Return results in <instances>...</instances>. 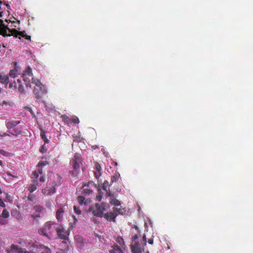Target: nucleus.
I'll list each match as a JSON object with an SVG mask.
<instances>
[{"label":"nucleus","mask_w":253,"mask_h":253,"mask_svg":"<svg viewBox=\"0 0 253 253\" xmlns=\"http://www.w3.org/2000/svg\"><path fill=\"white\" fill-rule=\"evenodd\" d=\"M34 93L36 95V97L37 98H40V96H39V89L38 88H35L34 89Z\"/></svg>","instance_id":"obj_25"},{"label":"nucleus","mask_w":253,"mask_h":253,"mask_svg":"<svg viewBox=\"0 0 253 253\" xmlns=\"http://www.w3.org/2000/svg\"><path fill=\"white\" fill-rule=\"evenodd\" d=\"M32 175H33L32 178H35L36 179L38 178V177L39 176L38 173L36 171L33 172Z\"/></svg>","instance_id":"obj_32"},{"label":"nucleus","mask_w":253,"mask_h":253,"mask_svg":"<svg viewBox=\"0 0 253 253\" xmlns=\"http://www.w3.org/2000/svg\"><path fill=\"white\" fill-rule=\"evenodd\" d=\"M40 151L42 152V153H44L45 152V150H44V145H43L41 148V149L40 150Z\"/></svg>","instance_id":"obj_41"},{"label":"nucleus","mask_w":253,"mask_h":253,"mask_svg":"<svg viewBox=\"0 0 253 253\" xmlns=\"http://www.w3.org/2000/svg\"><path fill=\"white\" fill-rule=\"evenodd\" d=\"M20 121H11L8 122L6 124V127L8 129H11L19 124L20 123Z\"/></svg>","instance_id":"obj_11"},{"label":"nucleus","mask_w":253,"mask_h":253,"mask_svg":"<svg viewBox=\"0 0 253 253\" xmlns=\"http://www.w3.org/2000/svg\"><path fill=\"white\" fill-rule=\"evenodd\" d=\"M2 3V2L0 0V4Z\"/></svg>","instance_id":"obj_60"},{"label":"nucleus","mask_w":253,"mask_h":253,"mask_svg":"<svg viewBox=\"0 0 253 253\" xmlns=\"http://www.w3.org/2000/svg\"><path fill=\"white\" fill-rule=\"evenodd\" d=\"M45 227H47L49 229V224L48 223V222H46V224H45Z\"/></svg>","instance_id":"obj_50"},{"label":"nucleus","mask_w":253,"mask_h":253,"mask_svg":"<svg viewBox=\"0 0 253 253\" xmlns=\"http://www.w3.org/2000/svg\"><path fill=\"white\" fill-rule=\"evenodd\" d=\"M6 6H7L8 8H9V5L8 4H7V5H6Z\"/></svg>","instance_id":"obj_54"},{"label":"nucleus","mask_w":253,"mask_h":253,"mask_svg":"<svg viewBox=\"0 0 253 253\" xmlns=\"http://www.w3.org/2000/svg\"><path fill=\"white\" fill-rule=\"evenodd\" d=\"M74 137L75 138V139L77 141H79L81 142L84 139L83 138H81L80 136H76Z\"/></svg>","instance_id":"obj_38"},{"label":"nucleus","mask_w":253,"mask_h":253,"mask_svg":"<svg viewBox=\"0 0 253 253\" xmlns=\"http://www.w3.org/2000/svg\"><path fill=\"white\" fill-rule=\"evenodd\" d=\"M38 232L40 235L45 236L47 237V235L46 234L45 231L44 229L41 228V229H39Z\"/></svg>","instance_id":"obj_20"},{"label":"nucleus","mask_w":253,"mask_h":253,"mask_svg":"<svg viewBox=\"0 0 253 253\" xmlns=\"http://www.w3.org/2000/svg\"><path fill=\"white\" fill-rule=\"evenodd\" d=\"M39 173H41V174H42V169H39Z\"/></svg>","instance_id":"obj_51"},{"label":"nucleus","mask_w":253,"mask_h":253,"mask_svg":"<svg viewBox=\"0 0 253 253\" xmlns=\"http://www.w3.org/2000/svg\"><path fill=\"white\" fill-rule=\"evenodd\" d=\"M12 87V84H9V87H10V88H11Z\"/></svg>","instance_id":"obj_53"},{"label":"nucleus","mask_w":253,"mask_h":253,"mask_svg":"<svg viewBox=\"0 0 253 253\" xmlns=\"http://www.w3.org/2000/svg\"><path fill=\"white\" fill-rule=\"evenodd\" d=\"M0 153L4 156H7L8 154L7 152H5L3 150H0Z\"/></svg>","instance_id":"obj_36"},{"label":"nucleus","mask_w":253,"mask_h":253,"mask_svg":"<svg viewBox=\"0 0 253 253\" xmlns=\"http://www.w3.org/2000/svg\"><path fill=\"white\" fill-rule=\"evenodd\" d=\"M96 198H97V199L98 200V201H101V196H97Z\"/></svg>","instance_id":"obj_45"},{"label":"nucleus","mask_w":253,"mask_h":253,"mask_svg":"<svg viewBox=\"0 0 253 253\" xmlns=\"http://www.w3.org/2000/svg\"><path fill=\"white\" fill-rule=\"evenodd\" d=\"M40 181L41 182H43L45 181V177L43 176H42L40 178Z\"/></svg>","instance_id":"obj_40"},{"label":"nucleus","mask_w":253,"mask_h":253,"mask_svg":"<svg viewBox=\"0 0 253 253\" xmlns=\"http://www.w3.org/2000/svg\"><path fill=\"white\" fill-rule=\"evenodd\" d=\"M141 243L144 245H146V236L145 235H144L142 237Z\"/></svg>","instance_id":"obj_30"},{"label":"nucleus","mask_w":253,"mask_h":253,"mask_svg":"<svg viewBox=\"0 0 253 253\" xmlns=\"http://www.w3.org/2000/svg\"><path fill=\"white\" fill-rule=\"evenodd\" d=\"M12 131L13 132H9V133L12 135H17V134L21 133V131L18 130L17 128L14 129Z\"/></svg>","instance_id":"obj_17"},{"label":"nucleus","mask_w":253,"mask_h":253,"mask_svg":"<svg viewBox=\"0 0 253 253\" xmlns=\"http://www.w3.org/2000/svg\"><path fill=\"white\" fill-rule=\"evenodd\" d=\"M9 78L7 75H0V82L3 84H7L8 83Z\"/></svg>","instance_id":"obj_13"},{"label":"nucleus","mask_w":253,"mask_h":253,"mask_svg":"<svg viewBox=\"0 0 253 253\" xmlns=\"http://www.w3.org/2000/svg\"><path fill=\"white\" fill-rule=\"evenodd\" d=\"M120 240H121V241H123V238H120Z\"/></svg>","instance_id":"obj_57"},{"label":"nucleus","mask_w":253,"mask_h":253,"mask_svg":"<svg viewBox=\"0 0 253 253\" xmlns=\"http://www.w3.org/2000/svg\"><path fill=\"white\" fill-rule=\"evenodd\" d=\"M117 215V213L114 210L113 212L104 214V217L107 220L114 219Z\"/></svg>","instance_id":"obj_8"},{"label":"nucleus","mask_w":253,"mask_h":253,"mask_svg":"<svg viewBox=\"0 0 253 253\" xmlns=\"http://www.w3.org/2000/svg\"><path fill=\"white\" fill-rule=\"evenodd\" d=\"M139 236L138 235H135L132 237V243L133 244L135 242V240L139 238Z\"/></svg>","instance_id":"obj_34"},{"label":"nucleus","mask_w":253,"mask_h":253,"mask_svg":"<svg viewBox=\"0 0 253 253\" xmlns=\"http://www.w3.org/2000/svg\"><path fill=\"white\" fill-rule=\"evenodd\" d=\"M7 104H9V105H10V103H8V102H6V101H4L3 102H2V106L4 105H7Z\"/></svg>","instance_id":"obj_43"},{"label":"nucleus","mask_w":253,"mask_h":253,"mask_svg":"<svg viewBox=\"0 0 253 253\" xmlns=\"http://www.w3.org/2000/svg\"><path fill=\"white\" fill-rule=\"evenodd\" d=\"M145 226H147V223H145Z\"/></svg>","instance_id":"obj_58"},{"label":"nucleus","mask_w":253,"mask_h":253,"mask_svg":"<svg viewBox=\"0 0 253 253\" xmlns=\"http://www.w3.org/2000/svg\"><path fill=\"white\" fill-rule=\"evenodd\" d=\"M64 211L62 208H59L57 210L56 212V218L58 221H60L63 216Z\"/></svg>","instance_id":"obj_10"},{"label":"nucleus","mask_w":253,"mask_h":253,"mask_svg":"<svg viewBox=\"0 0 253 253\" xmlns=\"http://www.w3.org/2000/svg\"><path fill=\"white\" fill-rule=\"evenodd\" d=\"M55 188H54L53 190L51 189H43L42 190V192L43 194H46L47 195H50L53 194L55 192Z\"/></svg>","instance_id":"obj_15"},{"label":"nucleus","mask_w":253,"mask_h":253,"mask_svg":"<svg viewBox=\"0 0 253 253\" xmlns=\"http://www.w3.org/2000/svg\"><path fill=\"white\" fill-rule=\"evenodd\" d=\"M0 22L1 23V27H0V35H2L4 37L11 36L17 37V35H20L23 37L26 36L25 31L18 32L15 29H10L7 26H5L2 24V20H0Z\"/></svg>","instance_id":"obj_1"},{"label":"nucleus","mask_w":253,"mask_h":253,"mask_svg":"<svg viewBox=\"0 0 253 253\" xmlns=\"http://www.w3.org/2000/svg\"><path fill=\"white\" fill-rule=\"evenodd\" d=\"M117 178L116 176H113L111 177V182H116L117 181Z\"/></svg>","instance_id":"obj_39"},{"label":"nucleus","mask_w":253,"mask_h":253,"mask_svg":"<svg viewBox=\"0 0 253 253\" xmlns=\"http://www.w3.org/2000/svg\"><path fill=\"white\" fill-rule=\"evenodd\" d=\"M81 165H82V160L81 155L79 154H75L73 161L74 169L71 171L72 175L76 176L78 175L80 171Z\"/></svg>","instance_id":"obj_3"},{"label":"nucleus","mask_w":253,"mask_h":253,"mask_svg":"<svg viewBox=\"0 0 253 253\" xmlns=\"http://www.w3.org/2000/svg\"><path fill=\"white\" fill-rule=\"evenodd\" d=\"M38 183L37 180H34L33 183L31 184L30 186L29 187V190L30 191V192H34L35 190L37 189V185H38Z\"/></svg>","instance_id":"obj_12"},{"label":"nucleus","mask_w":253,"mask_h":253,"mask_svg":"<svg viewBox=\"0 0 253 253\" xmlns=\"http://www.w3.org/2000/svg\"><path fill=\"white\" fill-rule=\"evenodd\" d=\"M108 196L110 197V203L112 205H114L115 206H119L120 205V202L116 199L115 197L111 194L110 193H107Z\"/></svg>","instance_id":"obj_7"},{"label":"nucleus","mask_w":253,"mask_h":253,"mask_svg":"<svg viewBox=\"0 0 253 253\" xmlns=\"http://www.w3.org/2000/svg\"><path fill=\"white\" fill-rule=\"evenodd\" d=\"M26 109H27L29 112H30L31 113V114H33V111H32V109L30 108L27 107L26 108Z\"/></svg>","instance_id":"obj_44"},{"label":"nucleus","mask_w":253,"mask_h":253,"mask_svg":"<svg viewBox=\"0 0 253 253\" xmlns=\"http://www.w3.org/2000/svg\"><path fill=\"white\" fill-rule=\"evenodd\" d=\"M95 175L96 177H97V178L99 176H98V172L97 171L95 172Z\"/></svg>","instance_id":"obj_48"},{"label":"nucleus","mask_w":253,"mask_h":253,"mask_svg":"<svg viewBox=\"0 0 253 253\" xmlns=\"http://www.w3.org/2000/svg\"><path fill=\"white\" fill-rule=\"evenodd\" d=\"M122 252L119 247L116 246L113 249L110 251V253H121Z\"/></svg>","instance_id":"obj_16"},{"label":"nucleus","mask_w":253,"mask_h":253,"mask_svg":"<svg viewBox=\"0 0 253 253\" xmlns=\"http://www.w3.org/2000/svg\"><path fill=\"white\" fill-rule=\"evenodd\" d=\"M25 72L30 76H32L33 75L32 69L29 66L27 67Z\"/></svg>","instance_id":"obj_19"},{"label":"nucleus","mask_w":253,"mask_h":253,"mask_svg":"<svg viewBox=\"0 0 253 253\" xmlns=\"http://www.w3.org/2000/svg\"><path fill=\"white\" fill-rule=\"evenodd\" d=\"M18 90L21 93H24V87L22 85H20L18 87Z\"/></svg>","instance_id":"obj_31"},{"label":"nucleus","mask_w":253,"mask_h":253,"mask_svg":"<svg viewBox=\"0 0 253 253\" xmlns=\"http://www.w3.org/2000/svg\"><path fill=\"white\" fill-rule=\"evenodd\" d=\"M90 184H92V182H88V183L87 184H84V185L82 187V188H84V190L83 191V194H84L85 195H89L92 192V190L86 189V188H84V187L86 186L88 187V185Z\"/></svg>","instance_id":"obj_9"},{"label":"nucleus","mask_w":253,"mask_h":253,"mask_svg":"<svg viewBox=\"0 0 253 253\" xmlns=\"http://www.w3.org/2000/svg\"><path fill=\"white\" fill-rule=\"evenodd\" d=\"M108 206L107 204H102L101 206L99 204L96 203L95 205L90 208V211L92 214L96 216L102 217L103 216V211L107 209Z\"/></svg>","instance_id":"obj_2"},{"label":"nucleus","mask_w":253,"mask_h":253,"mask_svg":"<svg viewBox=\"0 0 253 253\" xmlns=\"http://www.w3.org/2000/svg\"><path fill=\"white\" fill-rule=\"evenodd\" d=\"M74 211H75V212L78 214H79L81 213V211L79 210V209L76 206H74Z\"/></svg>","instance_id":"obj_29"},{"label":"nucleus","mask_w":253,"mask_h":253,"mask_svg":"<svg viewBox=\"0 0 253 253\" xmlns=\"http://www.w3.org/2000/svg\"><path fill=\"white\" fill-rule=\"evenodd\" d=\"M41 134V137L42 138V139L44 140V141L45 143H49V140L46 138L45 134V132L42 128L41 129V134Z\"/></svg>","instance_id":"obj_14"},{"label":"nucleus","mask_w":253,"mask_h":253,"mask_svg":"<svg viewBox=\"0 0 253 253\" xmlns=\"http://www.w3.org/2000/svg\"><path fill=\"white\" fill-rule=\"evenodd\" d=\"M7 174H8V175H11V174H10V173H8Z\"/></svg>","instance_id":"obj_59"},{"label":"nucleus","mask_w":253,"mask_h":253,"mask_svg":"<svg viewBox=\"0 0 253 253\" xmlns=\"http://www.w3.org/2000/svg\"><path fill=\"white\" fill-rule=\"evenodd\" d=\"M32 83H34L36 86L39 88L41 92L45 93L46 92V89L44 87V86L42 84V83L37 79L33 78L32 79Z\"/></svg>","instance_id":"obj_5"},{"label":"nucleus","mask_w":253,"mask_h":253,"mask_svg":"<svg viewBox=\"0 0 253 253\" xmlns=\"http://www.w3.org/2000/svg\"><path fill=\"white\" fill-rule=\"evenodd\" d=\"M131 249L132 253H142L140 245L138 242L132 243Z\"/></svg>","instance_id":"obj_4"},{"label":"nucleus","mask_w":253,"mask_h":253,"mask_svg":"<svg viewBox=\"0 0 253 253\" xmlns=\"http://www.w3.org/2000/svg\"><path fill=\"white\" fill-rule=\"evenodd\" d=\"M8 135V134L7 133H3L2 134H0V135H1V136H7V135Z\"/></svg>","instance_id":"obj_49"},{"label":"nucleus","mask_w":253,"mask_h":253,"mask_svg":"<svg viewBox=\"0 0 253 253\" xmlns=\"http://www.w3.org/2000/svg\"><path fill=\"white\" fill-rule=\"evenodd\" d=\"M34 209L36 211H41L43 209V208L41 206H35L34 207Z\"/></svg>","instance_id":"obj_26"},{"label":"nucleus","mask_w":253,"mask_h":253,"mask_svg":"<svg viewBox=\"0 0 253 253\" xmlns=\"http://www.w3.org/2000/svg\"><path fill=\"white\" fill-rule=\"evenodd\" d=\"M1 91V88H0V92Z\"/></svg>","instance_id":"obj_61"},{"label":"nucleus","mask_w":253,"mask_h":253,"mask_svg":"<svg viewBox=\"0 0 253 253\" xmlns=\"http://www.w3.org/2000/svg\"><path fill=\"white\" fill-rule=\"evenodd\" d=\"M58 237L64 240H67L68 237L66 235V231L63 228H58L56 230Z\"/></svg>","instance_id":"obj_6"},{"label":"nucleus","mask_w":253,"mask_h":253,"mask_svg":"<svg viewBox=\"0 0 253 253\" xmlns=\"http://www.w3.org/2000/svg\"><path fill=\"white\" fill-rule=\"evenodd\" d=\"M26 37V39L27 40H31V37L30 36H25Z\"/></svg>","instance_id":"obj_47"},{"label":"nucleus","mask_w":253,"mask_h":253,"mask_svg":"<svg viewBox=\"0 0 253 253\" xmlns=\"http://www.w3.org/2000/svg\"><path fill=\"white\" fill-rule=\"evenodd\" d=\"M2 216L4 218H7L9 216V212L6 210H3L2 212Z\"/></svg>","instance_id":"obj_18"},{"label":"nucleus","mask_w":253,"mask_h":253,"mask_svg":"<svg viewBox=\"0 0 253 253\" xmlns=\"http://www.w3.org/2000/svg\"><path fill=\"white\" fill-rule=\"evenodd\" d=\"M0 206L2 207H5V204L3 202H1V204H0Z\"/></svg>","instance_id":"obj_46"},{"label":"nucleus","mask_w":253,"mask_h":253,"mask_svg":"<svg viewBox=\"0 0 253 253\" xmlns=\"http://www.w3.org/2000/svg\"><path fill=\"white\" fill-rule=\"evenodd\" d=\"M114 209L117 213V212H118L119 213L121 214H123V213L125 211V210L124 209H118L117 208H114Z\"/></svg>","instance_id":"obj_22"},{"label":"nucleus","mask_w":253,"mask_h":253,"mask_svg":"<svg viewBox=\"0 0 253 253\" xmlns=\"http://www.w3.org/2000/svg\"><path fill=\"white\" fill-rule=\"evenodd\" d=\"M120 240V239H119V240H118V242H121V240Z\"/></svg>","instance_id":"obj_56"},{"label":"nucleus","mask_w":253,"mask_h":253,"mask_svg":"<svg viewBox=\"0 0 253 253\" xmlns=\"http://www.w3.org/2000/svg\"><path fill=\"white\" fill-rule=\"evenodd\" d=\"M47 162H42L39 164V167H42V166H44L46 165Z\"/></svg>","instance_id":"obj_37"},{"label":"nucleus","mask_w":253,"mask_h":253,"mask_svg":"<svg viewBox=\"0 0 253 253\" xmlns=\"http://www.w3.org/2000/svg\"><path fill=\"white\" fill-rule=\"evenodd\" d=\"M72 121L75 124H79L80 122L79 119L77 117H74V118L72 119Z\"/></svg>","instance_id":"obj_28"},{"label":"nucleus","mask_w":253,"mask_h":253,"mask_svg":"<svg viewBox=\"0 0 253 253\" xmlns=\"http://www.w3.org/2000/svg\"><path fill=\"white\" fill-rule=\"evenodd\" d=\"M77 199H78V202L81 205H82L83 203H84V197L80 196H79Z\"/></svg>","instance_id":"obj_23"},{"label":"nucleus","mask_w":253,"mask_h":253,"mask_svg":"<svg viewBox=\"0 0 253 253\" xmlns=\"http://www.w3.org/2000/svg\"><path fill=\"white\" fill-rule=\"evenodd\" d=\"M1 202H3V201H2V200H0V204H1Z\"/></svg>","instance_id":"obj_55"},{"label":"nucleus","mask_w":253,"mask_h":253,"mask_svg":"<svg viewBox=\"0 0 253 253\" xmlns=\"http://www.w3.org/2000/svg\"><path fill=\"white\" fill-rule=\"evenodd\" d=\"M62 117L63 118V120L64 122H67L68 121H70L69 117L66 115L63 116Z\"/></svg>","instance_id":"obj_33"},{"label":"nucleus","mask_w":253,"mask_h":253,"mask_svg":"<svg viewBox=\"0 0 253 253\" xmlns=\"http://www.w3.org/2000/svg\"><path fill=\"white\" fill-rule=\"evenodd\" d=\"M9 76L12 78H15V73H14V71L11 70L10 71Z\"/></svg>","instance_id":"obj_35"},{"label":"nucleus","mask_w":253,"mask_h":253,"mask_svg":"<svg viewBox=\"0 0 253 253\" xmlns=\"http://www.w3.org/2000/svg\"><path fill=\"white\" fill-rule=\"evenodd\" d=\"M0 165L2 166V162L0 160Z\"/></svg>","instance_id":"obj_52"},{"label":"nucleus","mask_w":253,"mask_h":253,"mask_svg":"<svg viewBox=\"0 0 253 253\" xmlns=\"http://www.w3.org/2000/svg\"><path fill=\"white\" fill-rule=\"evenodd\" d=\"M108 184V181L107 180H105L103 184V189L105 191H107V185ZM107 193H108V192H107Z\"/></svg>","instance_id":"obj_24"},{"label":"nucleus","mask_w":253,"mask_h":253,"mask_svg":"<svg viewBox=\"0 0 253 253\" xmlns=\"http://www.w3.org/2000/svg\"><path fill=\"white\" fill-rule=\"evenodd\" d=\"M23 80L25 82H26V85L27 86L31 87V84L30 83V81L26 78H24Z\"/></svg>","instance_id":"obj_27"},{"label":"nucleus","mask_w":253,"mask_h":253,"mask_svg":"<svg viewBox=\"0 0 253 253\" xmlns=\"http://www.w3.org/2000/svg\"><path fill=\"white\" fill-rule=\"evenodd\" d=\"M95 169H96V170L97 171H98V176H100L101 175V172H100L101 166H100L99 164H96Z\"/></svg>","instance_id":"obj_21"},{"label":"nucleus","mask_w":253,"mask_h":253,"mask_svg":"<svg viewBox=\"0 0 253 253\" xmlns=\"http://www.w3.org/2000/svg\"><path fill=\"white\" fill-rule=\"evenodd\" d=\"M148 243L150 244H153V239H149L148 240Z\"/></svg>","instance_id":"obj_42"}]
</instances>
